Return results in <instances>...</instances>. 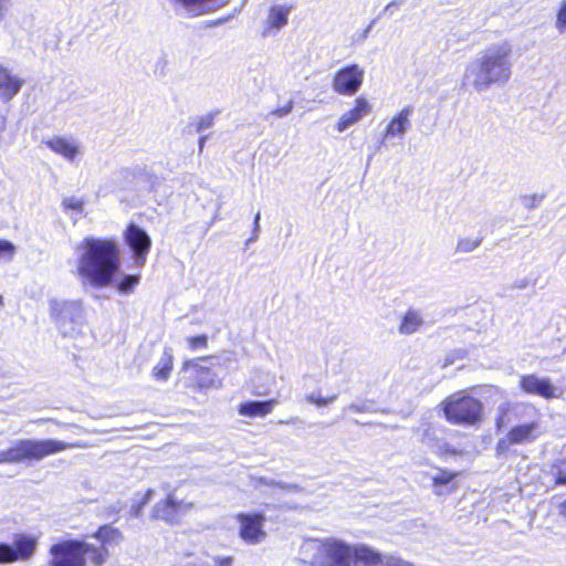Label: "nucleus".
Listing matches in <instances>:
<instances>
[{"mask_svg":"<svg viewBox=\"0 0 566 566\" xmlns=\"http://www.w3.org/2000/svg\"><path fill=\"white\" fill-rule=\"evenodd\" d=\"M80 443H66L53 439H23L8 450L0 451V463H21L24 461H41L45 457L66 449L81 448Z\"/></svg>","mask_w":566,"mask_h":566,"instance_id":"nucleus-5","label":"nucleus"},{"mask_svg":"<svg viewBox=\"0 0 566 566\" xmlns=\"http://www.w3.org/2000/svg\"><path fill=\"white\" fill-rule=\"evenodd\" d=\"M301 560L310 566H352V560L370 562L376 557L366 545L350 546L342 539L328 537L305 541L300 548Z\"/></svg>","mask_w":566,"mask_h":566,"instance_id":"nucleus-3","label":"nucleus"},{"mask_svg":"<svg viewBox=\"0 0 566 566\" xmlns=\"http://www.w3.org/2000/svg\"><path fill=\"white\" fill-rule=\"evenodd\" d=\"M376 557L370 562H363L368 566H411L409 562H406L401 558L395 556H385L382 557L378 552L374 551Z\"/></svg>","mask_w":566,"mask_h":566,"instance_id":"nucleus-27","label":"nucleus"},{"mask_svg":"<svg viewBox=\"0 0 566 566\" xmlns=\"http://www.w3.org/2000/svg\"><path fill=\"white\" fill-rule=\"evenodd\" d=\"M50 316L64 337L82 334L86 324L81 301L53 298L49 302Z\"/></svg>","mask_w":566,"mask_h":566,"instance_id":"nucleus-7","label":"nucleus"},{"mask_svg":"<svg viewBox=\"0 0 566 566\" xmlns=\"http://www.w3.org/2000/svg\"><path fill=\"white\" fill-rule=\"evenodd\" d=\"M337 399V395H333L331 397H317V407H325L332 402H334Z\"/></svg>","mask_w":566,"mask_h":566,"instance_id":"nucleus-42","label":"nucleus"},{"mask_svg":"<svg viewBox=\"0 0 566 566\" xmlns=\"http://www.w3.org/2000/svg\"><path fill=\"white\" fill-rule=\"evenodd\" d=\"M233 557L232 556H222V555H214L212 556V566H232L233 565Z\"/></svg>","mask_w":566,"mask_h":566,"instance_id":"nucleus-37","label":"nucleus"},{"mask_svg":"<svg viewBox=\"0 0 566 566\" xmlns=\"http://www.w3.org/2000/svg\"><path fill=\"white\" fill-rule=\"evenodd\" d=\"M17 248L15 245L4 239H0V260H3L4 262H11L15 255Z\"/></svg>","mask_w":566,"mask_h":566,"instance_id":"nucleus-33","label":"nucleus"},{"mask_svg":"<svg viewBox=\"0 0 566 566\" xmlns=\"http://www.w3.org/2000/svg\"><path fill=\"white\" fill-rule=\"evenodd\" d=\"M438 430L437 428L432 427L431 424H427L420 434V442L426 446L430 451L436 447L438 440Z\"/></svg>","mask_w":566,"mask_h":566,"instance_id":"nucleus-28","label":"nucleus"},{"mask_svg":"<svg viewBox=\"0 0 566 566\" xmlns=\"http://www.w3.org/2000/svg\"><path fill=\"white\" fill-rule=\"evenodd\" d=\"M94 537H96L103 544L118 543L123 539L122 533L117 528H114L109 525L101 526L94 534Z\"/></svg>","mask_w":566,"mask_h":566,"instance_id":"nucleus-26","label":"nucleus"},{"mask_svg":"<svg viewBox=\"0 0 566 566\" xmlns=\"http://www.w3.org/2000/svg\"><path fill=\"white\" fill-rule=\"evenodd\" d=\"M82 249L78 260L80 275L94 286L109 285L120 266L116 242L111 239L85 238Z\"/></svg>","mask_w":566,"mask_h":566,"instance_id":"nucleus-2","label":"nucleus"},{"mask_svg":"<svg viewBox=\"0 0 566 566\" xmlns=\"http://www.w3.org/2000/svg\"><path fill=\"white\" fill-rule=\"evenodd\" d=\"M274 486H277L280 489L287 490V491H293V492H300L302 490V488L297 484H289V483L276 482V481H275Z\"/></svg>","mask_w":566,"mask_h":566,"instance_id":"nucleus-41","label":"nucleus"},{"mask_svg":"<svg viewBox=\"0 0 566 566\" xmlns=\"http://www.w3.org/2000/svg\"><path fill=\"white\" fill-rule=\"evenodd\" d=\"M520 388L527 395L538 396L546 400L560 398L564 390L555 386L551 378L541 377L536 374L522 375L520 377Z\"/></svg>","mask_w":566,"mask_h":566,"instance_id":"nucleus-10","label":"nucleus"},{"mask_svg":"<svg viewBox=\"0 0 566 566\" xmlns=\"http://www.w3.org/2000/svg\"><path fill=\"white\" fill-rule=\"evenodd\" d=\"M53 153L62 156L69 163H73L81 154L80 143L72 137L53 136L43 142Z\"/></svg>","mask_w":566,"mask_h":566,"instance_id":"nucleus-16","label":"nucleus"},{"mask_svg":"<svg viewBox=\"0 0 566 566\" xmlns=\"http://www.w3.org/2000/svg\"><path fill=\"white\" fill-rule=\"evenodd\" d=\"M552 473L557 485H566V455L557 459L552 465Z\"/></svg>","mask_w":566,"mask_h":566,"instance_id":"nucleus-29","label":"nucleus"},{"mask_svg":"<svg viewBox=\"0 0 566 566\" xmlns=\"http://www.w3.org/2000/svg\"><path fill=\"white\" fill-rule=\"evenodd\" d=\"M260 220H261V213L258 211L254 216L253 220V229L260 230Z\"/></svg>","mask_w":566,"mask_h":566,"instance_id":"nucleus-49","label":"nucleus"},{"mask_svg":"<svg viewBox=\"0 0 566 566\" xmlns=\"http://www.w3.org/2000/svg\"><path fill=\"white\" fill-rule=\"evenodd\" d=\"M52 566H85L88 558L95 566H101L106 558L104 546L95 547L83 541H63L50 548Z\"/></svg>","mask_w":566,"mask_h":566,"instance_id":"nucleus-6","label":"nucleus"},{"mask_svg":"<svg viewBox=\"0 0 566 566\" xmlns=\"http://www.w3.org/2000/svg\"><path fill=\"white\" fill-rule=\"evenodd\" d=\"M457 475L458 473L455 472L440 469L439 473L432 478L433 492L437 495L447 493L448 491H446L443 488L448 486Z\"/></svg>","mask_w":566,"mask_h":566,"instance_id":"nucleus-25","label":"nucleus"},{"mask_svg":"<svg viewBox=\"0 0 566 566\" xmlns=\"http://www.w3.org/2000/svg\"><path fill=\"white\" fill-rule=\"evenodd\" d=\"M172 369V350L165 348L159 361L153 369V377L158 381H166Z\"/></svg>","mask_w":566,"mask_h":566,"instance_id":"nucleus-24","label":"nucleus"},{"mask_svg":"<svg viewBox=\"0 0 566 566\" xmlns=\"http://www.w3.org/2000/svg\"><path fill=\"white\" fill-rule=\"evenodd\" d=\"M9 2L10 0H0V20L4 18Z\"/></svg>","mask_w":566,"mask_h":566,"instance_id":"nucleus-47","label":"nucleus"},{"mask_svg":"<svg viewBox=\"0 0 566 566\" xmlns=\"http://www.w3.org/2000/svg\"><path fill=\"white\" fill-rule=\"evenodd\" d=\"M80 443H66L53 439H23L8 450L0 451V463H21L24 461H41L45 457L66 449L81 448Z\"/></svg>","mask_w":566,"mask_h":566,"instance_id":"nucleus-4","label":"nucleus"},{"mask_svg":"<svg viewBox=\"0 0 566 566\" xmlns=\"http://www.w3.org/2000/svg\"><path fill=\"white\" fill-rule=\"evenodd\" d=\"M191 504H185L175 500L172 494H168L165 501L158 502L151 513L155 520H163L168 523H177L182 513L190 510Z\"/></svg>","mask_w":566,"mask_h":566,"instance_id":"nucleus-14","label":"nucleus"},{"mask_svg":"<svg viewBox=\"0 0 566 566\" xmlns=\"http://www.w3.org/2000/svg\"><path fill=\"white\" fill-rule=\"evenodd\" d=\"M253 242H255V241H254V240H252V237H250V238L247 240L245 244H247V245H249L250 243H253Z\"/></svg>","mask_w":566,"mask_h":566,"instance_id":"nucleus-59","label":"nucleus"},{"mask_svg":"<svg viewBox=\"0 0 566 566\" xmlns=\"http://www.w3.org/2000/svg\"><path fill=\"white\" fill-rule=\"evenodd\" d=\"M373 24H374V21L364 30V32L361 34V39L363 40H365L368 36V34H369V32H370V30L373 28Z\"/></svg>","mask_w":566,"mask_h":566,"instance_id":"nucleus-52","label":"nucleus"},{"mask_svg":"<svg viewBox=\"0 0 566 566\" xmlns=\"http://www.w3.org/2000/svg\"><path fill=\"white\" fill-rule=\"evenodd\" d=\"M189 346L191 349H197L199 347H206L208 339L206 335L193 336L188 339Z\"/></svg>","mask_w":566,"mask_h":566,"instance_id":"nucleus-38","label":"nucleus"},{"mask_svg":"<svg viewBox=\"0 0 566 566\" xmlns=\"http://www.w3.org/2000/svg\"><path fill=\"white\" fill-rule=\"evenodd\" d=\"M260 481H261V483H263L265 485H270V486H274V484H275V480H268L265 478H262Z\"/></svg>","mask_w":566,"mask_h":566,"instance_id":"nucleus-55","label":"nucleus"},{"mask_svg":"<svg viewBox=\"0 0 566 566\" xmlns=\"http://www.w3.org/2000/svg\"><path fill=\"white\" fill-rule=\"evenodd\" d=\"M24 81L13 75L9 69L0 65V99L11 101L21 90Z\"/></svg>","mask_w":566,"mask_h":566,"instance_id":"nucleus-18","label":"nucleus"},{"mask_svg":"<svg viewBox=\"0 0 566 566\" xmlns=\"http://www.w3.org/2000/svg\"><path fill=\"white\" fill-rule=\"evenodd\" d=\"M513 64L511 42L503 40L492 43L468 63L461 86L478 93L488 92L493 86H504L512 77Z\"/></svg>","mask_w":566,"mask_h":566,"instance_id":"nucleus-1","label":"nucleus"},{"mask_svg":"<svg viewBox=\"0 0 566 566\" xmlns=\"http://www.w3.org/2000/svg\"><path fill=\"white\" fill-rule=\"evenodd\" d=\"M292 4H275L272 6L269 10L268 14V28L265 30V34L270 32V30H281L287 24L289 15L291 11L293 10Z\"/></svg>","mask_w":566,"mask_h":566,"instance_id":"nucleus-21","label":"nucleus"},{"mask_svg":"<svg viewBox=\"0 0 566 566\" xmlns=\"http://www.w3.org/2000/svg\"><path fill=\"white\" fill-rule=\"evenodd\" d=\"M214 116V113H208L201 117H198L193 123L189 125V132L200 133L210 128L213 125Z\"/></svg>","mask_w":566,"mask_h":566,"instance_id":"nucleus-31","label":"nucleus"},{"mask_svg":"<svg viewBox=\"0 0 566 566\" xmlns=\"http://www.w3.org/2000/svg\"><path fill=\"white\" fill-rule=\"evenodd\" d=\"M555 28L560 34L566 32V0L560 2L556 13Z\"/></svg>","mask_w":566,"mask_h":566,"instance_id":"nucleus-34","label":"nucleus"},{"mask_svg":"<svg viewBox=\"0 0 566 566\" xmlns=\"http://www.w3.org/2000/svg\"><path fill=\"white\" fill-rule=\"evenodd\" d=\"M538 424L536 422H530L524 424H517L513 427L509 432L511 442L514 444H527L535 441L537 438Z\"/></svg>","mask_w":566,"mask_h":566,"instance_id":"nucleus-20","label":"nucleus"},{"mask_svg":"<svg viewBox=\"0 0 566 566\" xmlns=\"http://www.w3.org/2000/svg\"><path fill=\"white\" fill-rule=\"evenodd\" d=\"M279 403L276 399L265 401H247L240 405L239 413L244 417H264Z\"/></svg>","mask_w":566,"mask_h":566,"instance_id":"nucleus-22","label":"nucleus"},{"mask_svg":"<svg viewBox=\"0 0 566 566\" xmlns=\"http://www.w3.org/2000/svg\"><path fill=\"white\" fill-rule=\"evenodd\" d=\"M117 175L122 178H128L130 176V171L128 169H122L117 172Z\"/></svg>","mask_w":566,"mask_h":566,"instance_id":"nucleus-53","label":"nucleus"},{"mask_svg":"<svg viewBox=\"0 0 566 566\" xmlns=\"http://www.w3.org/2000/svg\"><path fill=\"white\" fill-rule=\"evenodd\" d=\"M125 240L133 252L135 264L144 266L151 247L150 237L140 227L130 224L125 232Z\"/></svg>","mask_w":566,"mask_h":566,"instance_id":"nucleus-13","label":"nucleus"},{"mask_svg":"<svg viewBox=\"0 0 566 566\" xmlns=\"http://www.w3.org/2000/svg\"><path fill=\"white\" fill-rule=\"evenodd\" d=\"M402 3V1H399V0H394L391 2H389L385 9H384V13H389V14H394L395 12V8L399 7L400 4Z\"/></svg>","mask_w":566,"mask_h":566,"instance_id":"nucleus-43","label":"nucleus"},{"mask_svg":"<svg viewBox=\"0 0 566 566\" xmlns=\"http://www.w3.org/2000/svg\"><path fill=\"white\" fill-rule=\"evenodd\" d=\"M0 304H2V296L0 295Z\"/></svg>","mask_w":566,"mask_h":566,"instance_id":"nucleus-60","label":"nucleus"},{"mask_svg":"<svg viewBox=\"0 0 566 566\" xmlns=\"http://www.w3.org/2000/svg\"><path fill=\"white\" fill-rule=\"evenodd\" d=\"M364 70L357 64L347 65L336 72L333 78V90L340 95L356 94L364 80Z\"/></svg>","mask_w":566,"mask_h":566,"instance_id":"nucleus-11","label":"nucleus"},{"mask_svg":"<svg viewBox=\"0 0 566 566\" xmlns=\"http://www.w3.org/2000/svg\"><path fill=\"white\" fill-rule=\"evenodd\" d=\"M153 494H154V491L151 489L147 490V492L144 494L143 499L140 500L142 505H146L150 501Z\"/></svg>","mask_w":566,"mask_h":566,"instance_id":"nucleus-48","label":"nucleus"},{"mask_svg":"<svg viewBox=\"0 0 566 566\" xmlns=\"http://www.w3.org/2000/svg\"><path fill=\"white\" fill-rule=\"evenodd\" d=\"M145 505H142V502L137 503V504H134L132 505L130 507V514L135 517H138L142 513V510Z\"/></svg>","mask_w":566,"mask_h":566,"instance_id":"nucleus-45","label":"nucleus"},{"mask_svg":"<svg viewBox=\"0 0 566 566\" xmlns=\"http://www.w3.org/2000/svg\"><path fill=\"white\" fill-rule=\"evenodd\" d=\"M237 520L240 523V537L249 545L263 542L266 533L263 530L265 516L262 513H239Z\"/></svg>","mask_w":566,"mask_h":566,"instance_id":"nucleus-12","label":"nucleus"},{"mask_svg":"<svg viewBox=\"0 0 566 566\" xmlns=\"http://www.w3.org/2000/svg\"><path fill=\"white\" fill-rule=\"evenodd\" d=\"M558 511L562 516L566 517V500L559 504Z\"/></svg>","mask_w":566,"mask_h":566,"instance_id":"nucleus-50","label":"nucleus"},{"mask_svg":"<svg viewBox=\"0 0 566 566\" xmlns=\"http://www.w3.org/2000/svg\"><path fill=\"white\" fill-rule=\"evenodd\" d=\"M38 548V538L27 534H17L12 544L0 543V564L27 562Z\"/></svg>","mask_w":566,"mask_h":566,"instance_id":"nucleus-9","label":"nucleus"},{"mask_svg":"<svg viewBox=\"0 0 566 566\" xmlns=\"http://www.w3.org/2000/svg\"><path fill=\"white\" fill-rule=\"evenodd\" d=\"M227 20H228V19H226V21H227ZM223 22H224V20H223V19H220V20L214 21V22L212 23V25H219V24H221V23H223Z\"/></svg>","mask_w":566,"mask_h":566,"instance_id":"nucleus-58","label":"nucleus"},{"mask_svg":"<svg viewBox=\"0 0 566 566\" xmlns=\"http://www.w3.org/2000/svg\"><path fill=\"white\" fill-rule=\"evenodd\" d=\"M317 397L314 392L311 394V395H307L306 396V400L310 402V403H315L317 405Z\"/></svg>","mask_w":566,"mask_h":566,"instance_id":"nucleus-51","label":"nucleus"},{"mask_svg":"<svg viewBox=\"0 0 566 566\" xmlns=\"http://www.w3.org/2000/svg\"><path fill=\"white\" fill-rule=\"evenodd\" d=\"M530 282L527 279H522V280H518L516 281L514 284H513V287L514 289H517V290H524L528 286Z\"/></svg>","mask_w":566,"mask_h":566,"instance_id":"nucleus-46","label":"nucleus"},{"mask_svg":"<svg viewBox=\"0 0 566 566\" xmlns=\"http://www.w3.org/2000/svg\"><path fill=\"white\" fill-rule=\"evenodd\" d=\"M370 112V106L365 98H357L355 107L344 113L337 123V130L345 132L352 125L359 122L365 115Z\"/></svg>","mask_w":566,"mask_h":566,"instance_id":"nucleus-19","label":"nucleus"},{"mask_svg":"<svg viewBox=\"0 0 566 566\" xmlns=\"http://www.w3.org/2000/svg\"><path fill=\"white\" fill-rule=\"evenodd\" d=\"M482 243V238H460L458 240L455 252L470 253L478 249Z\"/></svg>","mask_w":566,"mask_h":566,"instance_id":"nucleus-30","label":"nucleus"},{"mask_svg":"<svg viewBox=\"0 0 566 566\" xmlns=\"http://www.w3.org/2000/svg\"><path fill=\"white\" fill-rule=\"evenodd\" d=\"M259 233H260V230H255L253 229L252 230V240L256 241L259 239Z\"/></svg>","mask_w":566,"mask_h":566,"instance_id":"nucleus-57","label":"nucleus"},{"mask_svg":"<svg viewBox=\"0 0 566 566\" xmlns=\"http://www.w3.org/2000/svg\"><path fill=\"white\" fill-rule=\"evenodd\" d=\"M443 411L451 423L473 426L482 419L483 405L476 398L455 394L446 400Z\"/></svg>","mask_w":566,"mask_h":566,"instance_id":"nucleus-8","label":"nucleus"},{"mask_svg":"<svg viewBox=\"0 0 566 566\" xmlns=\"http://www.w3.org/2000/svg\"><path fill=\"white\" fill-rule=\"evenodd\" d=\"M139 280H140L139 275H129V274L123 275L116 284L117 290L123 294H128L139 283Z\"/></svg>","mask_w":566,"mask_h":566,"instance_id":"nucleus-32","label":"nucleus"},{"mask_svg":"<svg viewBox=\"0 0 566 566\" xmlns=\"http://www.w3.org/2000/svg\"><path fill=\"white\" fill-rule=\"evenodd\" d=\"M431 452L436 453L439 457L458 454V451L441 438L438 440L436 447L432 449Z\"/></svg>","mask_w":566,"mask_h":566,"instance_id":"nucleus-35","label":"nucleus"},{"mask_svg":"<svg viewBox=\"0 0 566 566\" xmlns=\"http://www.w3.org/2000/svg\"><path fill=\"white\" fill-rule=\"evenodd\" d=\"M259 233H260V230H255L253 229L252 230V240L256 241L259 239Z\"/></svg>","mask_w":566,"mask_h":566,"instance_id":"nucleus-56","label":"nucleus"},{"mask_svg":"<svg viewBox=\"0 0 566 566\" xmlns=\"http://www.w3.org/2000/svg\"><path fill=\"white\" fill-rule=\"evenodd\" d=\"M212 359V357H200L197 359L186 360L184 363V369L187 370L189 368H193L196 371V381L200 388H217L220 384L217 375L212 373L208 367L202 366L201 361H207Z\"/></svg>","mask_w":566,"mask_h":566,"instance_id":"nucleus-17","label":"nucleus"},{"mask_svg":"<svg viewBox=\"0 0 566 566\" xmlns=\"http://www.w3.org/2000/svg\"><path fill=\"white\" fill-rule=\"evenodd\" d=\"M413 114V107L411 105L405 106L397 115H395L388 123L382 144L386 140L392 138L403 139L406 133L411 128V116Z\"/></svg>","mask_w":566,"mask_h":566,"instance_id":"nucleus-15","label":"nucleus"},{"mask_svg":"<svg viewBox=\"0 0 566 566\" xmlns=\"http://www.w3.org/2000/svg\"><path fill=\"white\" fill-rule=\"evenodd\" d=\"M423 325V318L420 312L409 310L403 315L399 325V333L402 335H411Z\"/></svg>","mask_w":566,"mask_h":566,"instance_id":"nucleus-23","label":"nucleus"},{"mask_svg":"<svg viewBox=\"0 0 566 566\" xmlns=\"http://www.w3.org/2000/svg\"><path fill=\"white\" fill-rule=\"evenodd\" d=\"M208 139V136H201L200 139H199V150L202 151L203 147H205V144Z\"/></svg>","mask_w":566,"mask_h":566,"instance_id":"nucleus-54","label":"nucleus"},{"mask_svg":"<svg viewBox=\"0 0 566 566\" xmlns=\"http://www.w3.org/2000/svg\"><path fill=\"white\" fill-rule=\"evenodd\" d=\"M512 444H514V443L511 442L509 434H506L505 438L500 439L497 441L496 447H495L496 453L500 455V454L507 452Z\"/></svg>","mask_w":566,"mask_h":566,"instance_id":"nucleus-40","label":"nucleus"},{"mask_svg":"<svg viewBox=\"0 0 566 566\" xmlns=\"http://www.w3.org/2000/svg\"><path fill=\"white\" fill-rule=\"evenodd\" d=\"M63 206L66 208V209H71V210H75V211H81L82 208H83V202L74 197H70V198H65L63 200Z\"/></svg>","mask_w":566,"mask_h":566,"instance_id":"nucleus-39","label":"nucleus"},{"mask_svg":"<svg viewBox=\"0 0 566 566\" xmlns=\"http://www.w3.org/2000/svg\"><path fill=\"white\" fill-rule=\"evenodd\" d=\"M347 409L354 412H365L368 410L366 403H352Z\"/></svg>","mask_w":566,"mask_h":566,"instance_id":"nucleus-44","label":"nucleus"},{"mask_svg":"<svg viewBox=\"0 0 566 566\" xmlns=\"http://www.w3.org/2000/svg\"><path fill=\"white\" fill-rule=\"evenodd\" d=\"M293 106H294V102L292 99H290L284 106L273 109L270 115L277 117V118L285 117L292 112Z\"/></svg>","mask_w":566,"mask_h":566,"instance_id":"nucleus-36","label":"nucleus"}]
</instances>
